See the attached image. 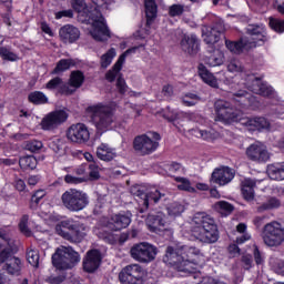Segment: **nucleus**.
<instances>
[{"label": "nucleus", "instance_id": "nucleus-6", "mask_svg": "<svg viewBox=\"0 0 284 284\" xmlns=\"http://www.w3.org/2000/svg\"><path fill=\"white\" fill-rule=\"evenodd\" d=\"M87 112L98 134L112 130L116 123V115H114V110L110 105L103 103L93 104L87 108Z\"/></svg>", "mask_w": 284, "mask_h": 284}, {"label": "nucleus", "instance_id": "nucleus-26", "mask_svg": "<svg viewBox=\"0 0 284 284\" xmlns=\"http://www.w3.org/2000/svg\"><path fill=\"white\" fill-rule=\"evenodd\" d=\"M132 223V219L125 214H114L109 220L108 226L110 230L114 232H119L120 230H125Z\"/></svg>", "mask_w": 284, "mask_h": 284}, {"label": "nucleus", "instance_id": "nucleus-28", "mask_svg": "<svg viewBox=\"0 0 284 284\" xmlns=\"http://www.w3.org/2000/svg\"><path fill=\"white\" fill-rule=\"evenodd\" d=\"M242 125L254 132L256 130H267L270 121L265 118H246L242 120Z\"/></svg>", "mask_w": 284, "mask_h": 284}, {"label": "nucleus", "instance_id": "nucleus-58", "mask_svg": "<svg viewBox=\"0 0 284 284\" xmlns=\"http://www.w3.org/2000/svg\"><path fill=\"white\" fill-rule=\"evenodd\" d=\"M193 134L197 139H203L204 141H210V139H212V133L199 129L193 130Z\"/></svg>", "mask_w": 284, "mask_h": 284}, {"label": "nucleus", "instance_id": "nucleus-21", "mask_svg": "<svg viewBox=\"0 0 284 284\" xmlns=\"http://www.w3.org/2000/svg\"><path fill=\"white\" fill-rule=\"evenodd\" d=\"M136 50H139V47H133L131 49H128L124 53H122L118 61L115 62V64L113 65L112 70L108 71V73L105 74V79L108 81H110V83H112V81H114V79H116V77L119 75V72H121L123 64L125 63V58L129 54H134V52H136Z\"/></svg>", "mask_w": 284, "mask_h": 284}, {"label": "nucleus", "instance_id": "nucleus-49", "mask_svg": "<svg viewBox=\"0 0 284 284\" xmlns=\"http://www.w3.org/2000/svg\"><path fill=\"white\" fill-rule=\"evenodd\" d=\"M201 101V98L194 93H186L182 97V103L183 105H186L187 108H192V105H196Z\"/></svg>", "mask_w": 284, "mask_h": 284}, {"label": "nucleus", "instance_id": "nucleus-24", "mask_svg": "<svg viewBox=\"0 0 284 284\" xmlns=\"http://www.w3.org/2000/svg\"><path fill=\"white\" fill-rule=\"evenodd\" d=\"M145 14H146V30L145 34H141V39H145L148 34H150V27L154 23V19H156V14L159 12V7L156 6V1L154 0H145Z\"/></svg>", "mask_w": 284, "mask_h": 284}, {"label": "nucleus", "instance_id": "nucleus-39", "mask_svg": "<svg viewBox=\"0 0 284 284\" xmlns=\"http://www.w3.org/2000/svg\"><path fill=\"white\" fill-rule=\"evenodd\" d=\"M83 81H85V75L81 71H72L69 79V85L78 90L83 85Z\"/></svg>", "mask_w": 284, "mask_h": 284}, {"label": "nucleus", "instance_id": "nucleus-61", "mask_svg": "<svg viewBox=\"0 0 284 284\" xmlns=\"http://www.w3.org/2000/svg\"><path fill=\"white\" fill-rule=\"evenodd\" d=\"M169 214L170 216H180V214H183V206L180 204H173L169 207Z\"/></svg>", "mask_w": 284, "mask_h": 284}, {"label": "nucleus", "instance_id": "nucleus-40", "mask_svg": "<svg viewBox=\"0 0 284 284\" xmlns=\"http://www.w3.org/2000/svg\"><path fill=\"white\" fill-rule=\"evenodd\" d=\"M174 181L179 183L178 190H181L182 192H190L191 194H194V192H196V189L193 187L192 182H190L189 179L174 176Z\"/></svg>", "mask_w": 284, "mask_h": 284}, {"label": "nucleus", "instance_id": "nucleus-37", "mask_svg": "<svg viewBox=\"0 0 284 284\" xmlns=\"http://www.w3.org/2000/svg\"><path fill=\"white\" fill-rule=\"evenodd\" d=\"M29 103L33 105H45L48 103V95L41 91H33L28 95Z\"/></svg>", "mask_w": 284, "mask_h": 284}, {"label": "nucleus", "instance_id": "nucleus-5", "mask_svg": "<svg viewBox=\"0 0 284 284\" xmlns=\"http://www.w3.org/2000/svg\"><path fill=\"white\" fill-rule=\"evenodd\" d=\"M227 71L231 72V74H241V77H244V84L246 85L247 90L253 92V94H260V97H274V89L266 83H263V81L254 74H247L244 72L243 63L241 61L233 59L227 63Z\"/></svg>", "mask_w": 284, "mask_h": 284}, {"label": "nucleus", "instance_id": "nucleus-52", "mask_svg": "<svg viewBox=\"0 0 284 284\" xmlns=\"http://www.w3.org/2000/svg\"><path fill=\"white\" fill-rule=\"evenodd\" d=\"M49 148H50V150H52L53 152H55V154H59V152H63V139L53 138V139L49 142Z\"/></svg>", "mask_w": 284, "mask_h": 284}, {"label": "nucleus", "instance_id": "nucleus-62", "mask_svg": "<svg viewBox=\"0 0 284 284\" xmlns=\"http://www.w3.org/2000/svg\"><path fill=\"white\" fill-rule=\"evenodd\" d=\"M116 89L119 90L120 94H125V92H128V84L121 77L116 80Z\"/></svg>", "mask_w": 284, "mask_h": 284}, {"label": "nucleus", "instance_id": "nucleus-41", "mask_svg": "<svg viewBox=\"0 0 284 284\" xmlns=\"http://www.w3.org/2000/svg\"><path fill=\"white\" fill-rule=\"evenodd\" d=\"M19 165L21 170H34L37 168V158L34 155H26L20 158Z\"/></svg>", "mask_w": 284, "mask_h": 284}, {"label": "nucleus", "instance_id": "nucleus-46", "mask_svg": "<svg viewBox=\"0 0 284 284\" xmlns=\"http://www.w3.org/2000/svg\"><path fill=\"white\" fill-rule=\"evenodd\" d=\"M114 57H116V50L111 48L109 52L101 57V68H109L112 64Z\"/></svg>", "mask_w": 284, "mask_h": 284}, {"label": "nucleus", "instance_id": "nucleus-11", "mask_svg": "<svg viewBox=\"0 0 284 284\" xmlns=\"http://www.w3.org/2000/svg\"><path fill=\"white\" fill-rule=\"evenodd\" d=\"M151 136L148 134H142L135 136L133 141V148L138 154L141 156H145L148 154H152V152H156L159 149V142L161 141V135L156 132L151 133Z\"/></svg>", "mask_w": 284, "mask_h": 284}, {"label": "nucleus", "instance_id": "nucleus-7", "mask_svg": "<svg viewBox=\"0 0 284 284\" xmlns=\"http://www.w3.org/2000/svg\"><path fill=\"white\" fill-rule=\"evenodd\" d=\"M55 232L59 236L65 239V241L81 243V241L88 236V226L81 222L67 220L57 224Z\"/></svg>", "mask_w": 284, "mask_h": 284}, {"label": "nucleus", "instance_id": "nucleus-35", "mask_svg": "<svg viewBox=\"0 0 284 284\" xmlns=\"http://www.w3.org/2000/svg\"><path fill=\"white\" fill-rule=\"evenodd\" d=\"M223 52L221 50H213V53H210L205 58V63L211 68H216V65H223Z\"/></svg>", "mask_w": 284, "mask_h": 284}, {"label": "nucleus", "instance_id": "nucleus-4", "mask_svg": "<svg viewBox=\"0 0 284 284\" xmlns=\"http://www.w3.org/2000/svg\"><path fill=\"white\" fill-rule=\"evenodd\" d=\"M70 3L71 8H73L78 14H82L93 21L90 34L94 41H108V39H111L112 34L105 23V18L101 14L94 16V13L90 12L85 0H70Z\"/></svg>", "mask_w": 284, "mask_h": 284}, {"label": "nucleus", "instance_id": "nucleus-31", "mask_svg": "<svg viewBox=\"0 0 284 284\" xmlns=\"http://www.w3.org/2000/svg\"><path fill=\"white\" fill-rule=\"evenodd\" d=\"M261 183V180L245 179L242 181V194L245 201H254V187Z\"/></svg>", "mask_w": 284, "mask_h": 284}, {"label": "nucleus", "instance_id": "nucleus-64", "mask_svg": "<svg viewBox=\"0 0 284 284\" xmlns=\"http://www.w3.org/2000/svg\"><path fill=\"white\" fill-rule=\"evenodd\" d=\"M63 281H65V276L63 275L50 276L47 278V283H50V284H61L63 283Z\"/></svg>", "mask_w": 284, "mask_h": 284}, {"label": "nucleus", "instance_id": "nucleus-1", "mask_svg": "<svg viewBox=\"0 0 284 284\" xmlns=\"http://www.w3.org/2000/svg\"><path fill=\"white\" fill-rule=\"evenodd\" d=\"M163 261L176 267L179 272L191 273L194 270V265H200L205 261V255L196 246L183 245L175 250L169 246Z\"/></svg>", "mask_w": 284, "mask_h": 284}, {"label": "nucleus", "instance_id": "nucleus-14", "mask_svg": "<svg viewBox=\"0 0 284 284\" xmlns=\"http://www.w3.org/2000/svg\"><path fill=\"white\" fill-rule=\"evenodd\" d=\"M130 254L138 263H152L159 254V247L148 242H141L131 247Z\"/></svg>", "mask_w": 284, "mask_h": 284}, {"label": "nucleus", "instance_id": "nucleus-50", "mask_svg": "<svg viewBox=\"0 0 284 284\" xmlns=\"http://www.w3.org/2000/svg\"><path fill=\"white\" fill-rule=\"evenodd\" d=\"M247 97H248L247 91L243 89H236L232 92L233 101H245V99H247L248 103H252V99L254 98H247Z\"/></svg>", "mask_w": 284, "mask_h": 284}, {"label": "nucleus", "instance_id": "nucleus-33", "mask_svg": "<svg viewBox=\"0 0 284 284\" xmlns=\"http://www.w3.org/2000/svg\"><path fill=\"white\" fill-rule=\"evenodd\" d=\"M267 174L273 181H284V163L268 165Z\"/></svg>", "mask_w": 284, "mask_h": 284}, {"label": "nucleus", "instance_id": "nucleus-9", "mask_svg": "<svg viewBox=\"0 0 284 284\" xmlns=\"http://www.w3.org/2000/svg\"><path fill=\"white\" fill-rule=\"evenodd\" d=\"M61 201L63 207L69 212H81L88 207L90 197L81 190L69 189L61 195Z\"/></svg>", "mask_w": 284, "mask_h": 284}, {"label": "nucleus", "instance_id": "nucleus-16", "mask_svg": "<svg viewBox=\"0 0 284 284\" xmlns=\"http://www.w3.org/2000/svg\"><path fill=\"white\" fill-rule=\"evenodd\" d=\"M145 272L139 264H131L122 268L119 274L122 284H143Z\"/></svg>", "mask_w": 284, "mask_h": 284}, {"label": "nucleus", "instance_id": "nucleus-56", "mask_svg": "<svg viewBox=\"0 0 284 284\" xmlns=\"http://www.w3.org/2000/svg\"><path fill=\"white\" fill-rule=\"evenodd\" d=\"M20 232L26 236H31L32 231L28 227V215L22 216L20 224H19Z\"/></svg>", "mask_w": 284, "mask_h": 284}, {"label": "nucleus", "instance_id": "nucleus-20", "mask_svg": "<svg viewBox=\"0 0 284 284\" xmlns=\"http://www.w3.org/2000/svg\"><path fill=\"white\" fill-rule=\"evenodd\" d=\"M246 156L250 161H270V152H267V148L260 142L253 143L246 149Z\"/></svg>", "mask_w": 284, "mask_h": 284}, {"label": "nucleus", "instance_id": "nucleus-18", "mask_svg": "<svg viewBox=\"0 0 284 284\" xmlns=\"http://www.w3.org/2000/svg\"><path fill=\"white\" fill-rule=\"evenodd\" d=\"M65 121H68V112L64 110L52 111L42 119L41 128L42 130H54Z\"/></svg>", "mask_w": 284, "mask_h": 284}, {"label": "nucleus", "instance_id": "nucleus-45", "mask_svg": "<svg viewBox=\"0 0 284 284\" xmlns=\"http://www.w3.org/2000/svg\"><path fill=\"white\" fill-rule=\"evenodd\" d=\"M39 250L30 247L27 250V261L32 265V267H39Z\"/></svg>", "mask_w": 284, "mask_h": 284}, {"label": "nucleus", "instance_id": "nucleus-15", "mask_svg": "<svg viewBox=\"0 0 284 284\" xmlns=\"http://www.w3.org/2000/svg\"><path fill=\"white\" fill-rule=\"evenodd\" d=\"M1 265L2 270L11 276H19V274H21V267H23L21 258L12 255V251L10 248L0 251V266Z\"/></svg>", "mask_w": 284, "mask_h": 284}, {"label": "nucleus", "instance_id": "nucleus-2", "mask_svg": "<svg viewBox=\"0 0 284 284\" xmlns=\"http://www.w3.org/2000/svg\"><path fill=\"white\" fill-rule=\"evenodd\" d=\"M191 236L199 243L212 244L219 241V227L214 217L205 212H197L191 221Z\"/></svg>", "mask_w": 284, "mask_h": 284}, {"label": "nucleus", "instance_id": "nucleus-42", "mask_svg": "<svg viewBox=\"0 0 284 284\" xmlns=\"http://www.w3.org/2000/svg\"><path fill=\"white\" fill-rule=\"evenodd\" d=\"M281 207V200L270 197L266 202L257 207V212H266L267 210H276Z\"/></svg>", "mask_w": 284, "mask_h": 284}, {"label": "nucleus", "instance_id": "nucleus-17", "mask_svg": "<svg viewBox=\"0 0 284 284\" xmlns=\"http://www.w3.org/2000/svg\"><path fill=\"white\" fill-rule=\"evenodd\" d=\"M67 138L72 143H88L90 141V130L85 124L77 123L68 129Z\"/></svg>", "mask_w": 284, "mask_h": 284}, {"label": "nucleus", "instance_id": "nucleus-63", "mask_svg": "<svg viewBox=\"0 0 284 284\" xmlns=\"http://www.w3.org/2000/svg\"><path fill=\"white\" fill-rule=\"evenodd\" d=\"M219 36L223 34L225 32V23L222 20H219L214 23L213 27H211Z\"/></svg>", "mask_w": 284, "mask_h": 284}, {"label": "nucleus", "instance_id": "nucleus-48", "mask_svg": "<svg viewBox=\"0 0 284 284\" xmlns=\"http://www.w3.org/2000/svg\"><path fill=\"white\" fill-rule=\"evenodd\" d=\"M0 57L4 59V61H19V55L7 47H0Z\"/></svg>", "mask_w": 284, "mask_h": 284}, {"label": "nucleus", "instance_id": "nucleus-51", "mask_svg": "<svg viewBox=\"0 0 284 284\" xmlns=\"http://www.w3.org/2000/svg\"><path fill=\"white\" fill-rule=\"evenodd\" d=\"M270 28H272L274 32H278L280 34H282V32H284V20L270 18Z\"/></svg>", "mask_w": 284, "mask_h": 284}, {"label": "nucleus", "instance_id": "nucleus-38", "mask_svg": "<svg viewBox=\"0 0 284 284\" xmlns=\"http://www.w3.org/2000/svg\"><path fill=\"white\" fill-rule=\"evenodd\" d=\"M77 65V61L74 59H61L54 70L52 71V74H59L61 72H65L67 70H70V68H74Z\"/></svg>", "mask_w": 284, "mask_h": 284}, {"label": "nucleus", "instance_id": "nucleus-3", "mask_svg": "<svg viewBox=\"0 0 284 284\" xmlns=\"http://www.w3.org/2000/svg\"><path fill=\"white\" fill-rule=\"evenodd\" d=\"M248 37L242 38L240 41L234 42L225 40V45L233 54H241L244 50H252L260 45H265L270 41L267 29L263 24H248L246 27Z\"/></svg>", "mask_w": 284, "mask_h": 284}, {"label": "nucleus", "instance_id": "nucleus-44", "mask_svg": "<svg viewBox=\"0 0 284 284\" xmlns=\"http://www.w3.org/2000/svg\"><path fill=\"white\" fill-rule=\"evenodd\" d=\"M164 170L168 176H174L175 174H185V168L180 163L173 162L171 164H166Z\"/></svg>", "mask_w": 284, "mask_h": 284}, {"label": "nucleus", "instance_id": "nucleus-47", "mask_svg": "<svg viewBox=\"0 0 284 284\" xmlns=\"http://www.w3.org/2000/svg\"><path fill=\"white\" fill-rule=\"evenodd\" d=\"M24 148L29 152H33V153L41 152V150H43V142L39 140L27 141L24 144Z\"/></svg>", "mask_w": 284, "mask_h": 284}, {"label": "nucleus", "instance_id": "nucleus-10", "mask_svg": "<svg viewBox=\"0 0 284 284\" xmlns=\"http://www.w3.org/2000/svg\"><path fill=\"white\" fill-rule=\"evenodd\" d=\"M215 121H220L225 125H230L231 123H236L241 119V110L232 106V103L225 100H217L215 102Z\"/></svg>", "mask_w": 284, "mask_h": 284}, {"label": "nucleus", "instance_id": "nucleus-54", "mask_svg": "<svg viewBox=\"0 0 284 284\" xmlns=\"http://www.w3.org/2000/svg\"><path fill=\"white\" fill-rule=\"evenodd\" d=\"M88 176L91 181H97L101 176L97 163L93 162L88 165Z\"/></svg>", "mask_w": 284, "mask_h": 284}, {"label": "nucleus", "instance_id": "nucleus-34", "mask_svg": "<svg viewBox=\"0 0 284 284\" xmlns=\"http://www.w3.org/2000/svg\"><path fill=\"white\" fill-rule=\"evenodd\" d=\"M202 37L207 45H210L211 50H213L212 45L214 43H219V36L212 27H205L202 31Z\"/></svg>", "mask_w": 284, "mask_h": 284}, {"label": "nucleus", "instance_id": "nucleus-60", "mask_svg": "<svg viewBox=\"0 0 284 284\" xmlns=\"http://www.w3.org/2000/svg\"><path fill=\"white\" fill-rule=\"evenodd\" d=\"M241 262H242V267L244 270H252V265H253L252 255L250 254L243 255L241 258Z\"/></svg>", "mask_w": 284, "mask_h": 284}, {"label": "nucleus", "instance_id": "nucleus-43", "mask_svg": "<svg viewBox=\"0 0 284 284\" xmlns=\"http://www.w3.org/2000/svg\"><path fill=\"white\" fill-rule=\"evenodd\" d=\"M45 196V191L44 190H38L36 191L30 200L29 207L30 210H39V205L43 197Z\"/></svg>", "mask_w": 284, "mask_h": 284}, {"label": "nucleus", "instance_id": "nucleus-32", "mask_svg": "<svg viewBox=\"0 0 284 284\" xmlns=\"http://www.w3.org/2000/svg\"><path fill=\"white\" fill-rule=\"evenodd\" d=\"M197 72L204 83L211 88H219V80H216L214 74H212L204 64H199Z\"/></svg>", "mask_w": 284, "mask_h": 284}, {"label": "nucleus", "instance_id": "nucleus-12", "mask_svg": "<svg viewBox=\"0 0 284 284\" xmlns=\"http://www.w3.org/2000/svg\"><path fill=\"white\" fill-rule=\"evenodd\" d=\"M131 194L135 196L138 205H139V212L140 214H143V212L148 211V207H150V201H153L154 203H159L165 194L161 193V191L154 189L153 191H150L149 193L143 192L141 190L140 185H133L130 189Z\"/></svg>", "mask_w": 284, "mask_h": 284}, {"label": "nucleus", "instance_id": "nucleus-55", "mask_svg": "<svg viewBox=\"0 0 284 284\" xmlns=\"http://www.w3.org/2000/svg\"><path fill=\"white\" fill-rule=\"evenodd\" d=\"M185 12V7L183 4H172L169 8L170 17H181Z\"/></svg>", "mask_w": 284, "mask_h": 284}, {"label": "nucleus", "instance_id": "nucleus-59", "mask_svg": "<svg viewBox=\"0 0 284 284\" xmlns=\"http://www.w3.org/2000/svg\"><path fill=\"white\" fill-rule=\"evenodd\" d=\"M64 181L71 185H79V183H83V181H85V178H77L68 174L64 176Z\"/></svg>", "mask_w": 284, "mask_h": 284}, {"label": "nucleus", "instance_id": "nucleus-29", "mask_svg": "<svg viewBox=\"0 0 284 284\" xmlns=\"http://www.w3.org/2000/svg\"><path fill=\"white\" fill-rule=\"evenodd\" d=\"M47 90H58L60 94H72L74 90L70 89V85L65 84L59 77L53 78L45 84Z\"/></svg>", "mask_w": 284, "mask_h": 284}, {"label": "nucleus", "instance_id": "nucleus-22", "mask_svg": "<svg viewBox=\"0 0 284 284\" xmlns=\"http://www.w3.org/2000/svg\"><path fill=\"white\" fill-rule=\"evenodd\" d=\"M59 37L63 43H74L79 41L81 31L72 24H65L59 30Z\"/></svg>", "mask_w": 284, "mask_h": 284}, {"label": "nucleus", "instance_id": "nucleus-13", "mask_svg": "<svg viewBox=\"0 0 284 284\" xmlns=\"http://www.w3.org/2000/svg\"><path fill=\"white\" fill-rule=\"evenodd\" d=\"M262 239L268 247H278L284 243V227L281 223L274 221L265 224Z\"/></svg>", "mask_w": 284, "mask_h": 284}, {"label": "nucleus", "instance_id": "nucleus-53", "mask_svg": "<svg viewBox=\"0 0 284 284\" xmlns=\"http://www.w3.org/2000/svg\"><path fill=\"white\" fill-rule=\"evenodd\" d=\"M92 3L101 10H112L114 8V0H92Z\"/></svg>", "mask_w": 284, "mask_h": 284}, {"label": "nucleus", "instance_id": "nucleus-30", "mask_svg": "<svg viewBox=\"0 0 284 284\" xmlns=\"http://www.w3.org/2000/svg\"><path fill=\"white\" fill-rule=\"evenodd\" d=\"M97 156L100 161H113V159H116V150L106 143H102L97 149Z\"/></svg>", "mask_w": 284, "mask_h": 284}, {"label": "nucleus", "instance_id": "nucleus-27", "mask_svg": "<svg viewBox=\"0 0 284 284\" xmlns=\"http://www.w3.org/2000/svg\"><path fill=\"white\" fill-rule=\"evenodd\" d=\"M181 48L186 54L199 52V38L195 34H185L181 40Z\"/></svg>", "mask_w": 284, "mask_h": 284}, {"label": "nucleus", "instance_id": "nucleus-23", "mask_svg": "<svg viewBox=\"0 0 284 284\" xmlns=\"http://www.w3.org/2000/svg\"><path fill=\"white\" fill-rule=\"evenodd\" d=\"M99 265H101V252L98 250L88 251L87 256L83 260L84 271L89 273L97 272Z\"/></svg>", "mask_w": 284, "mask_h": 284}, {"label": "nucleus", "instance_id": "nucleus-8", "mask_svg": "<svg viewBox=\"0 0 284 284\" xmlns=\"http://www.w3.org/2000/svg\"><path fill=\"white\" fill-rule=\"evenodd\" d=\"M52 263L57 270H72L81 263V255L72 246H60L52 255Z\"/></svg>", "mask_w": 284, "mask_h": 284}, {"label": "nucleus", "instance_id": "nucleus-25", "mask_svg": "<svg viewBox=\"0 0 284 284\" xmlns=\"http://www.w3.org/2000/svg\"><path fill=\"white\" fill-rule=\"evenodd\" d=\"M232 179H234V172L227 166L216 169L212 173V181L217 185H227Z\"/></svg>", "mask_w": 284, "mask_h": 284}, {"label": "nucleus", "instance_id": "nucleus-57", "mask_svg": "<svg viewBox=\"0 0 284 284\" xmlns=\"http://www.w3.org/2000/svg\"><path fill=\"white\" fill-rule=\"evenodd\" d=\"M253 247H254L253 256H254V261H255L256 265H263V263H265V256L258 250L257 245H254Z\"/></svg>", "mask_w": 284, "mask_h": 284}, {"label": "nucleus", "instance_id": "nucleus-36", "mask_svg": "<svg viewBox=\"0 0 284 284\" xmlns=\"http://www.w3.org/2000/svg\"><path fill=\"white\" fill-rule=\"evenodd\" d=\"M213 210L219 212V214H222V216H230V214L234 212V206L230 202L219 201L213 204Z\"/></svg>", "mask_w": 284, "mask_h": 284}, {"label": "nucleus", "instance_id": "nucleus-19", "mask_svg": "<svg viewBox=\"0 0 284 284\" xmlns=\"http://www.w3.org/2000/svg\"><path fill=\"white\" fill-rule=\"evenodd\" d=\"M146 225L150 232H154L155 234H161V232L169 230V225L163 213L149 214L146 217Z\"/></svg>", "mask_w": 284, "mask_h": 284}]
</instances>
